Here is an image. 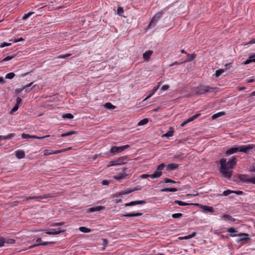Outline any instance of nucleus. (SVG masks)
Masks as SVG:
<instances>
[{
  "mask_svg": "<svg viewBox=\"0 0 255 255\" xmlns=\"http://www.w3.org/2000/svg\"><path fill=\"white\" fill-rule=\"evenodd\" d=\"M174 204H177L179 206H199L200 204L199 203H187L183 202L179 200H175L173 202Z\"/></svg>",
  "mask_w": 255,
  "mask_h": 255,
  "instance_id": "obj_10",
  "label": "nucleus"
},
{
  "mask_svg": "<svg viewBox=\"0 0 255 255\" xmlns=\"http://www.w3.org/2000/svg\"><path fill=\"white\" fill-rule=\"evenodd\" d=\"M251 62H255V53L252 56H250L249 58L246 61H244L242 64L244 65L248 64Z\"/></svg>",
  "mask_w": 255,
  "mask_h": 255,
  "instance_id": "obj_18",
  "label": "nucleus"
},
{
  "mask_svg": "<svg viewBox=\"0 0 255 255\" xmlns=\"http://www.w3.org/2000/svg\"><path fill=\"white\" fill-rule=\"evenodd\" d=\"M66 150H67L66 149H61V150H55V151H53L52 150V153H53V154H58V153H61V152H64V151H65Z\"/></svg>",
  "mask_w": 255,
  "mask_h": 255,
  "instance_id": "obj_51",
  "label": "nucleus"
},
{
  "mask_svg": "<svg viewBox=\"0 0 255 255\" xmlns=\"http://www.w3.org/2000/svg\"><path fill=\"white\" fill-rule=\"evenodd\" d=\"M73 118V115L70 113L65 114L62 116V118L63 119H72Z\"/></svg>",
  "mask_w": 255,
  "mask_h": 255,
  "instance_id": "obj_35",
  "label": "nucleus"
},
{
  "mask_svg": "<svg viewBox=\"0 0 255 255\" xmlns=\"http://www.w3.org/2000/svg\"><path fill=\"white\" fill-rule=\"evenodd\" d=\"M233 193L236 194L237 195H243L244 194V192L242 191H234Z\"/></svg>",
  "mask_w": 255,
  "mask_h": 255,
  "instance_id": "obj_58",
  "label": "nucleus"
},
{
  "mask_svg": "<svg viewBox=\"0 0 255 255\" xmlns=\"http://www.w3.org/2000/svg\"><path fill=\"white\" fill-rule=\"evenodd\" d=\"M222 218L225 220V221H231L233 222H235L236 219L232 217L231 216L227 214H225L223 216Z\"/></svg>",
  "mask_w": 255,
  "mask_h": 255,
  "instance_id": "obj_25",
  "label": "nucleus"
},
{
  "mask_svg": "<svg viewBox=\"0 0 255 255\" xmlns=\"http://www.w3.org/2000/svg\"><path fill=\"white\" fill-rule=\"evenodd\" d=\"M15 135V133H11L6 136L1 135V138L2 140L9 139L13 137Z\"/></svg>",
  "mask_w": 255,
  "mask_h": 255,
  "instance_id": "obj_32",
  "label": "nucleus"
},
{
  "mask_svg": "<svg viewBox=\"0 0 255 255\" xmlns=\"http://www.w3.org/2000/svg\"><path fill=\"white\" fill-rule=\"evenodd\" d=\"M51 197V196H50V194H44V195H40V196H30L29 197H25V196H19V197H17V198H25L24 200L22 201V202H24L25 201H27L28 200L38 199H46V198Z\"/></svg>",
  "mask_w": 255,
  "mask_h": 255,
  "instance_id": "obj_5",
  "label": "nucleus"
},
{
  "mask_svg": "<svg viewBox=\"0 0 255 255\" xmlns=\"http://www.w3.org/2000/svg\"><path fill=\"white\" fill-rule=\"evenodd\" d=\"M77 133V132L76 131L72 130V131H70L69 132H66V133H62L61 135V137H64L70 136V135H73L74 134H76Z\"/></svg>",
  "mask_w": 255,
  "mask_h": 255,
  "instance_id": "obj_27",
  "label": "nucleus"
},
{
  "mask_svg": "<svg viewBox=\"0 0 255 255\" xmlns=\"http://www.w3.org/2000/svg\"><path fill=\"white\" fill-rule=\"evenodd\" d=\"M51 197V196H50V194H44V195H40V196H30L29 197H25V196H19V197H17V198H25L24 200L22 201V202H24L25 201H27L28 200L38 199H46V198Z\"/></svg>",
  "mask_w": 255,
  "mask_h": 255,
  "instance_id": "obj_4",
  "label": "nucleus"
},
{
  "mask_svg": "<svg viewBox=\"0 0 255 255\" xmlns=\"http://www.w3.org/2000/svg\"><path fill=\"white\" fill-rule=\"evenodd\" d=\"M187 58L184 61L181 62V63H185L193 60L195 58L196 55L195 53H193L192 54H187Z\"/></svg>",
  "mask_w": 255,
  "mask_h": 255,
  "instance_id": "obj_17",
  "label": "nucleus"
},
{
  "mask_svg": "<svg viewBox=\"0 0 255 255\" xmlns=\"http://www.w3.org/2000/svg\"><path fill=\"white\" fill-rule=\"evenodd\" d=\"M162 172L160 171L159 170H157V169L156 168V171L154 172V173L155 176L154 177H156V178H159L162 175Z\"/></svg>",
  "mask_w": 255,
  "mask_h": 255,
  "instance_id": "obj_41",
  "label": "nucleus"
},
{
  "mask_svg": "<svg viewBox=\"0 0 255 255\" xmlns=\"http://www.w3.org/2000/svg\"><path fill=\"white\" fill-rule=\"evenodd\" d=\"M216 88H212L209 86H204L199 88L196 91V94H204L208 92H213Z\"/></svg>",
  "mask_w": 255,
  "mask_h": 255,
  "instance_id": "obj_2",
  "label": "nucleus"
},
{
  "mask_svg": "<svg viewBox=\"0 0 255 255\" xmlns=\"http://www.w3.org/2000/svg\"><path fill=\"white\" fill-rule=\"evenodd\" d=\"M4 244V238L0 239V247L3 246Z\"/></svg>",
  "mask_w": 255,
  "mask_h": 255,
  "instance_id": "obj_59",
  "label": "nucleus"
},
{
  "mask_svg": "<svg viewBox=\"0 0 255 255\" xmlns=\"http://www.w3.org/2000/svg\"><path fill=\"white\" fill-rule=\"evenodd\" d=\"M31 135H29L28 134L23 133L21 134V137L23 139H27L29 138H31Z\"/></svg>",
  "mask_w": 255,
  "mask_h": 255,
  "instance_id": "obj_49",
  "label": "nucleus"
},
{
  "mask_svg": "<svg viewBox=\"0 0 255 255\" xmlns=\"http://www.w3.org/2000/svg\"><path fill=\"white\" fill-rule=\"evenodd\" d=\"M18 108L19 106L15 104L14 107L11 109L10 113H13L16 112L18 110Z\"/></svg>",
  "mask_w": 255,
  "mask_h": 255,
  "instance_id": "obj_54",
  "label": "nucleus"
},
{
  "mask_svg": "<svg viewBox=\"0 0 255 255\" xmlns=\"http://www.w3.org/2000/svg\"><path fill=\"white\" fill-rule=\"evenodd\" d=\"M15 76V74L13 72H10L7 74L5 76V78L8 79H12Z\"/></svg>",
  "mask_w": 255,
  "mask_h": 255,
  "instance_id": "obj_37",
  "label": "nucleus"
},
{
  "mask_svg": "<svg viewBox=\"0 0 255 255\" xmlns=\"http://www.w3.org/2000/svg\"><path fill=\"white\" fill-rule=\"evenodd\" d=\"M129 147L128 144L121 146H113L110 149V152L113 154H116L121 152Z\"/></svg>",
  "mask_w": 255,
  "mask_h": 255,
  "instance_id": "obj_3",
  "label": "nucleus"
},
{
  "mask_svg": "<svg viewBox=\"0 0 255 255\" xmlns=\"http://www.w3.org/2000/svg\"><path fill=\"white\" fill-rule=\"evenodd\" d=\"M11 45L10 43H6V42H2L0 43V47H4L5 46H9Z\"/></svg>",
  "mask_w": 255,
  "mask_h": 255,
  "instance_id": "obj_48",
  "label": "nucleus"
},
{
  "mask_svg": "<svg viewBox=\"0 0 255 255\" xmlns=\"http://www.w3.org/2000/svg\"><path fill=\"white\" fill-rule=\"evenodd\" d=\"M114 165H118V163H117V159L115 160L111 161L110 162L109 165H108L107 166L109 167V166H114Z\"/></svg>",
  "mask_w": 255,
  "mask_h": 255,
  "instance_id": "obj_50",
  "label": "nucleus"
},
{
  "mask_svg": "<svg viewBox=\"0 0 255 255\" xmlns=\"http://www.w3.org/2000/svg\"><path fill=\"white\" fill-rule=\"evenodd\" d=\"M173 132H174V131L173 130H169L166 133L162 135V136L163 137H167L168 138L169 137H171V136H173Z\"/></svg>",
  "mask_w": 255,
  "mask_h": 255,
  "instance_id": "obj_33",
  "label": "nucleus"
},
{
  "mask_svg": "<svg viewBox=\"0 0 255 255\" xmlns=\"http://www.w3.org/2000/svg\"><path fill=\"white\" fill-rule=\"evenodd\" d=\"M233 192H234L233 190H227L224 191L223 192V195L225 196H227L231 193H233Z\"/></svg>",
  "mask_w": 255,
  "mask_h": 255,
  "instance_id": "obj_45",
  "label": "nucleus"
},
{
  "mask_svg": "<svg viewBox=\"0 0 255 255\" xmlns=\"http://www.w3.org/2000/svg\"><path fill=\"white\" fill-rule=\"evenodd\" d=\"M163 11H159L157 12L151 19L149 25L148 27L150 28L151 26H154L156 22L160 19L163 14Z\"/></svg>",
  "mask_w": 255,
  "mask_h": 255,
  "instance_id": "obj_6",
  "label": "nucleus"
},
{
  "mask_svg": "<svg viewBox=\"0 0 255 255\" xmlns=\"http://www.w3.org/2000/svg\"><path fill=\"white\" fill-rule=\"evenodd\" d=\"M72 55L71 53H68L65 55H60L57 56V58L58 59H66Z\"/></svg>",
  "mask_w": 255,
  "mask_h": 255,
  "instance_id": "obj_36",
  "label": "nucleus"
},
{
  "mask_svg": "<svg viewBox=\"0 0 255 255\" xmlns=\"http://www.w3.org/2000/svg\"><path fill=\"white\" fill-rule=\"evenodd\" d=\"M225 115V113L224 112H219V113H218L217 114H215L214 115H213L212 117V119L213 120H214V119H216L222 116H223Z\"/></svg>",
  "mask_w": 255,
  "mask_h": 255,
  "instance_id": "obj_30",
  "label": "nucleus"
},
{
  "mask_svg": "<svg viewBox=\"0 0 255 255\" xmlns=\"http://www.w3.org/2000/svg\"><path fill=\"white\" fill-rule=\"evenodd\" d=\"M197 234V233L195 232H193L191 234L188 235L189 239H191L194 237H195Z\"/></svg>",
  "mask_w": 255,
  "mask_h": 255,
  "instance_id": "obj_62",
  "label": "nucleus"
},
{
  "mask_svg": "<svg viewBox=\"0 0 255 255\" xmlns=\"http://www.w3.org/2000/svg\"><path fill=\"white\" fill-rule=\"evenodd\" d=\"M21 102H22V99L20 97H17L16 98V105L19 106V105L21 103Z\"/></svg>",
  "mask_w": 255,
  "mask_h": 255,
  "instance_id": "obj_56",
  "label": "nucleus"
},
{
  "mask_svg": "<svg viewBox=\"0 0 255 255\" xmlns=\"http://www.w3.org/2000/svg\"><path fill=\"white\" fill-rule=\"evenodd\" d=\"M25 89V88H17L15 90V93L16 94H18L21 93L23 90Z\"/></svg>",
  "mask_w": 255,
  "mask_h": 255,
  "instance_id": "obj_52",
  "label": "nucleus"
},
{
  "mask_svg": "<svg viewBox=\"0 0 255 255\" xmlns=\"http://www.w3.org/2000/svg\"><path fill=\"white\" fill-rule=\"evenodd\" d=\"M238 151H239V147H232L226 151L225 155L228 156Z\"/></svg>",
  "mask_w": 255,
  "mask_h": 255,
  "instance_id": "obj_14",
  "label": "nucleus"
},
{
  "mask_svg": "<svg viewBox=\"0 0 255 255\" xmlns=\"http://www.w3.org/2000/svg\"><path fill=\"white\" fill-rule=\"evenodd\" d=\"M104 107H105V108H107V109H109V110H113V109H114L116 108V106H115L114 105H113L110 102L106 103L104 105Z\"/></svg>",
  "mask_w": 255,
  "mask_h": 255,
  "instance_id": "obj_29",
  "label": "nucleus"
},
{
  "mask_svg": "<svg viewBox=\"0 0 255 255\" xmlns=\"http://www.w3.org/2000/svg\"><path fill=\"white\" fill-rule=\"evenodd\" d=\"M227 232L231 233H237L238 231H237L234 228L231 227L227 229Z\"/></svg>",
  "mask_w": 255,
  "mask_h": 255,
  "instance_id": "obj_46",
  "label": "nucleus"
},
{
  "mask_svg": "<svg viewBox=\"0 0 255 255\" xmlns=\"http://www.w3.org/2000/svg\"><path fill=\"white\" fill-rule=\"evenodd\" d=\"M128 157L126 156L121 157L117 159L118 165L125 164L127 163Z\"/></svg>",
  "mask_w": 255,
  "mask_h": 255,
  "instance_id": "obj_16",
  "label": "nucleus"
},
{
  "mask_svg": "<svg viewBox=\"0 0 255 255\" xmlns=\"http://www.w3.org/2000/svg\"><path fill=\"white\" fill-rule=\"evenodd\" d=\"M148 122V120L147 118H145L140 121L138 123V126H142L146 124Z\"/></svg>",
  "mask_w": 255,
  "mask_h": 255,
  "instance_id": "obj_34",
  "label": "nucleus"
},
{
  "mask_svg": "<svg viewBox=\"0 0 255 255\" xmlns=\"http://www.w3.org/2000/svg\"><path fill=\"white\" fill-rule=\"evenodd\" d=\"M141 189V187L140 186H137L133 188H128L124 191H122L119 193V195H126L129 194L133 191L139 190Z\"/></svg>",
  "mask_w": 255,
  "mask_h": 255,
  "instance_id": "obj_8",
  "label": "nucleus"
},
{
  "mask_svg": "<svg viewBox=\"0 0 255 255\" xmlns=\"http://www.w3.org/2000/svg\"><path fill=\"white\" fill-rule=\"evenodd\" d=\"M153 53V51L151 50H148L146 51L145 53L143 54V58L145 60H148L151 55Z\"/></svg>",
  "mask_w": 255,
  "mask_h": 255,
  "instance_id": "obj_23",
  "label": "nucleus"
},
{
  "mask_svg": "<svg viewBox=\"0 0 255 255\" xmlns=\"http://www.w3.org/2000/svg\"><path fill=\"white\" fill-rule=\"evenodd\" d=\"M160 192H170V188H165L160 189Z\"/></svg>",
  "mask_w": 255,
  "mask_h": 255,
  "instance_id": "obj_60",
  "label": "nucleus"
},
{
  "mask_svg": "<svg viewBox=\"0 0 255 255\" xmlns=\"http://www.w3.org/2000/svg\"><path fill=\"white\" fill-rule=\"evenodd\" d=\"M24 39L21 37V38H19L17 39H14L13 41V43H16V42H20V41H24Z\"/></svg>",
  "mask_w": 255,
  "mask_h": 255,
  "instance_id": "obj_61",
  "label": "nucleus"
},
{
  "mask_svg": "<svg viewBox=\"0 0 255 255\" xmlns=\"http://www.w3.org/2000/svg\"><path fill=\"white\" fill-rule=\"evenodd\" d=\"M179 167V164L176 163H170L167 165L166 169L168 171H172L177 169Z\"/></svg>",
  "mask_w": 255,
  "mask_h": 255,
  "instance_id": "obj_19",
  "label": "nucleus"
},
{
  "mask_svg": "<svg viewBox=\"0 0 255 255\" xmlns=\"http://www.w3.org/2000/svg\"><path fill=\"white\" fill-rule=\"evenodd\" d=\"M169 87V85H164L161 87V89L162 91H166L167 89H168Z\"/></svg>",
  "mask_w": 255,
  "mask_h": 255,
  "instance_id": "obj_57",
  "label": "nucleus"
},
{
  "mask_svg": "<svg viewBox=\"0 0 255 255\" xmlns=\"http://www.w3.org/2000/svg\"><path fill=\"white\" fill-rule=\"evenodd\" d=\"M143 215L142 213H127L124 215H123L122 217H137Z\"/></svg>",
  "mask_w": 255,
  "mask_h": 255,
  "instance_id": "obj_21",
  "label": "nucleus"
},
{
  "mask_svg": "<svg viewBox=\"0 0 255 255\" xmlns=\"http://www.w3.org/2000/svg\"><path fill=\"white\" fill-rule=\"evenodd\" d=\"M237 236L241 237L244 236L243 237L240 238L239 239L237 240V243H239L241 242H245L246 243H247L249 241L251 240L250 238L249 237V235L247 233H240L238 235H231V237H234Z\"/></svg>",
  "mask_w": 255,
  "mask_h": 255,
  "instance_id": "obj_7",
  "label": "nucleus"
},
{
  "mask_svg": "<svg viewBox=\"0 0 255 255\" xmlns=\"http://www.w3.org/2000/svg\"><path fill=\"white\" fill-rule=\"evenodd\" d=\"M15 241L14 239H6L4 238V243L12 244L15 243Z\"/></svg>",
  "mask_w": 255,
  "mask_h": 255,
  "instance_id": "obj_38",
  "label": "nucleus"
},
{
  "mask_svg": "<svg viewBox=\"0 0 255 255\" xmlns=\"http://www.w3.org/2000/svg\"><path fill=\"white\" fill-rule=\"evenodd\" d=\"M79 230L83 233H89L91 231V230L86 227H80L79 228Z\"/></svg>",
  "mask_w": 255,
  "mask_h": 255,
  "instance_id": "obj_31",
  "label": "nucleus"
},
{
  "mask_svg": "<svg viewBox=\"0 0 255 255\" xmlns=\"http://www.w3.org/2000/svg\"><path fill=\"white\" fill-rule=\"evenodd\" d=\"M239 179L242 182L246 183H250V178L246 174H240L238 176Z\"/></svg>",
  "mask_w": 255,
  "mask_h": 255,
  "instance_id": "obj_15",
  "label": "nucleus"
},
{
  "mask_svg": "<svg viewBox=\"0 0 255 255\" xmlns=\"http://www.w3.org/2000/svg\"><path fill=\"white\" fill-rule=\"evenodd\" d=\"M16 56V54H12L11 55H8L5 57L4 59H3L2 60L0 61V62H3L4 61H7L11 60L13 59L15 56Z\"/></svg>",
  "mask_w": 255,
  "mask_h": 255,
  "instance_id": "obj_28",
  "label": "nucleus"
},
{
  "mask_svg": "<svg viewBox=\"0 0 255 255\" xmlns=\"http://www.w3.org/2000/svg\"><path fill=\"white\" fill-rule=\"evenodd\" d=\"M162 182L165 183H174V184H179L180 182H176L175 181L171 179L165 178L164 179V180L162 181Z\"/></svg>",
  "mask_w": 255,
  "mask_h": 255,
  "instance_id": "obj_26",
  "label": "nucleus"
},
{
  "mask_svg": "<svg viewBox=\"0 0 255 255\" xmlns=\"http://www.w3.org/2000/svg\"><path fill=\"white\" fill-rule=\"evenodd\" d=\"M199 206H200V208L203 210V212L205 213H213L214 212V209L213 207L211 206L200 205Z\"/></svg>",
  "mask_w": 255,
  "mask_h": 255,
  "instance_id": "obj_12",
  "label": "nucleus"
},
{
  "mask_svg": "<svg viewBox=\"0 0 255 255\" xmlns=\"http://www.w3.org/2000/svg\"><path fill=\"white\" fill-rule=\"evenodd\" d=\"M146 202L145 200L134 201L129 203L125 204L126 207L132 206L136 205H140L145 204Z\"/></svg>",
  "mask_w": 255,
  "mask_h": 255,
  "instance_id": "obj_13",
  "label": "nucleus"
},
{
  "mask_svg": "<svg viewBox=\"0 0 255 255\" xmlns=\"http://www.w3.org/2000/svg\"><path fill=\"white\" fill-rule=\"evenodd\" d=\"M15 156L18 159H22L25 156V152L21 150H19L16 151Z\"/></svg>",
  "mask_w": 255,
  "mask_h": 255,
  "instance_id": "obj_22",
  "label": "nucleus"
},
{
  "mask_svg": "<svg viewBox=\"0 0 255 255\" xmlns=\"http://www.w3.org/2000/svg\"><path fill=\"white\" fill-rule=\"evenodd\" d=\"M105 207L102 206H96L92 208H90L87 209V212L93 213L94 212H98L105 210Z\"/></svg>",
  "mask_w": 255,
  "mask_h": 255,
  "instance_id": "obj_11",
  "label": "nucleus"
},
{
  "mask_svg": "<svg viewBox=\"0 0 255 255\" xmlns=\"http://www.w3.org/2000/svg\"><path fill=\"white\" fill-rule=\"evenodd\" d=\"M66 230H59L58 231H55L54 232L48 231L45 233V234L49 235H58L60 233L65 232Z\"/></svg>",
  "mask_w": 255,
  "mask_h": 255,
  "instance_id": "obj_24",
  "label": "nucleus"
},
{
  "mask_svg": "<svg viewBox=\"0 0 255 255\" xmlns=\"http://www.w3.org/2000/svg\"><path fill=\"white\" fill-rule=\"evenodd\" d=\"M182 216L183 214L181 213H175L172 215V217L175 219L180 218Z\"/></svg>",
  "mask_w": 255,
  "mask_h": 255,
  "instance_id": "obj_42",
  "label": "nucleus"
},
{
  "mask_svg": "<svg viewBox=\"0 0 255 255\" xmlns=\"http://www.w3.org/2000/svg\"><path fill=\"white\" fill-rule=\"evenodd\" d=\"M103 185H108L109 184V181L107 180H104L102 182Z\"/></svg>",
  "mask_w": 255,
  "mask_h": 255,
  "instance_id": "obj_63",
  "label": "nucleus"
},
{
  "mask_svg": "<svg viewBox=\"0 0 255 255\" xmlns=\"http://www.w3.org/2000/svg\"><path fill=\"white\" fill-rule=\"evenodd\" d=\"M51 154H53L52 150H50L49 149H45L44 150L43 155L44 156H48Z\"/></svg>",
  "mask_w": 255,
  "mask_h": 255,
  "instance_id": "obj_44",
  "label": "nucleus"
},
{
  "mask_svg": "<svg viewBox=\"0 0 255 255\" xmlns=\"http://www.w3.org/2000/svg\"><path fill=\"white\" fill-rule=\"evenodd\" d=\"M124 12V9L122 7H119L118 8V14L119 15H121Z\"/></svg>",
  "mask_w": 255,
  "mask_h": 255,
  "instance_id": "obj_53",
  "label": "nucleus"
},
{
  "mask_svg": "<svg viewBox=\"0 0 255 255\" xmlns=\"http://www.w3.org/2000/svg\"><path fill=\"white\" fill-rule=\"evenodd\" d=\"M250 183L255 184V177L250 178Z\"/></svg>",
  "mask_w": 255,
  "mask_h": 255,
  "instance_id": "obj_64",
  "label": "nucleus"
},
{
  "mask_svg": "<svg viewBox=\"0 0 255 255\" xmlns=\"http://www.w3.org/2000/svg\"><path fill=\"white\" fill-rule=\"evenodd\" d=\"M165 166L164 163H162L160 164L157 167V170H159L161 171V170L163 169V168Z\"/></svg>",
  "mask_w": 255,
  "mask_h": 255,
  "instance_id": "obj_47",
  "label": "nucleus"
},
{
  "mask_svg": "<svg viewBox=\"0 0 255 255\" xmlns=\"http://www.w3.org/2000/svg\"><path fill=\"white\" fill-rule=\"evenodd\" d=\"M154 92L152 90L150 91V93L149 94V95L146 97L144 100L143 101H145L147 99H148V98H149L150 97H151L154 94Z\"/></svg>",
  "mask_w": 255,
  "mask_h": 255,
  "instance_id": "obj_55",
  "label": "nucleus"
},
{
  "mask_svg": "<svg viewBox=\"0 0 255 255\" xmlns=\"http://www.w3.org/2000/svg\"><path fill=\"white\" fill-rule=\"evenodd\" d=\"M225 70L223 69H220L216 70L215 73V75L216 77L220 76L223 72H224Z\"/></svg>",
  "mask_w": 255,
  "mask_h": 255,
  "instance_id": "obj_40",
  "label": "nucleus"
},
{
  "mask_svg": "<svg viewBox=\"0 0 255 255\" xmlns=\"http://www.w3.org/2000/svg\"><path fill=\"white\" fill-rule=\"evenodd\" d=\"M254 147L253 144H248L247 145H242L239 146V150L240 152H242L245 153H248Z\"/></svg>",
  "mask_w": 255,
  "mask_h": 255,
  "instance_id": "obj_9",
  "label": "nucleus"
},
{
  "mask_svg": "<svg viewBox=\"0 0 255 255\" xmlns=\"http://www.w3.org/2000/svg\"><path fill=\"white\" fill-rule=\"evenodd\" d=\"M128 175V174H127L126 173H122L119 174V175L114 176L113 178L117 180H120L122 179L125 178Z\"/></svg>",
  "mask_w": 255,
  "mask_h": 255,
  "instance_id": "obj_20",
  "label": "nucleus"
},
{
  "mask_svg": "<svg viewBox=\"0 0 255 255\" xmlns=\"http://www.w3.org/2000/svg\"><path fill=\"white\" fill-rule=\"evenodd\" d=\"M236 157L233 156L228 162L226 158H222L220 161V172L223 176L227 178H230L233 174V171L229 169H232L236 164Z\"/></svg>",
  "mask_w": 255,
  "mask_h": 255,
  "instance_id": "obj_1",
  "label": "nucleus"
},
{
  "mask_svg": "<svg viewBox=\"0 0 255 255\" xmlns=\"http://www.w3.org/2000/svg\"><path fill=\"white\" fill-rule=\"evenodd\" d=\"M34 12H29L26 14H24V15L23 16L22 19L23 20H26V19H27L29 16H30L31 15H32L33 14H34Z\"/></svg>",
  "mask_w": 255,
  "mask_h": 255,
  "instance_id": "obj_39",
  "label": "nucleus"
},
{
  "mask_svg": "<svg viewBox=\"0 0 255 255\" xmlns=\"http://www.w3.org/2000/svg\"><path fill=\"white\" fill-rule=\"evenodd\" d=\"M50 135H46L43 136H37L36 135H31V138H35V139H44L46 137H49Z\"/></svg>",
  "mask_w": 255,
  "mask_h": 255,
  "instance_id": "obj_43",
  "label": "nucleus"
}]
</instances>
